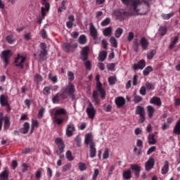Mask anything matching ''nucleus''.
I'll list each match as a JSON object with an SVG mask.
<instances>
[{
	"instance_id": "7",
	"label": "nucleus",
	"mask_w": 180,
	"mask_h": 180,
	"mask_svg": "<svg viewBox=\"0 0 180 180\" xmlns=\"http://www.w3.org/2000/svg\"><path fill=\"white\" fill-rule=\"evenodd\" d=\"M78 47V44L77 43H74V39H70V43H63L62 48L66 53H71L72 50L77 49Z\"/></svg>"
},
{
	"instance_id": "52",
	"label": "nucleus",
	"mask_w": 180,
	"mask_h": 180,
	"mask_svg": "<svg viewBox=\"0 0 180 180\" xmlns=\"http://www.w3.org/2000/svg\"><path fill=\"white\" fill-rule=\"evenodd\" d=\"M45 110H46V108L43 107L41 108V109L38 112V119H41V117H43V115L44 114Z\"/></svg>"
},
{
	"instance_id": "4",
	"label": "nucleus",
	"mask_w": 180,
	"mask_h": 180,
	"mask_svg": "<svg viewBox=\"0 0 180 180\" xmlns=\"http://www.w3.org/2000/svg\"><path fill=\"white\" fill-rule=\"evenodd\" d=\"M150 43L148 42V40L146 39V37L141 38L140 41H139L137 39H135L134 40V51H139V49L141 46L143 50H147L148 49V45Z\"/></svg>"
},
{
	"instance_id": "49",
	"label": "nucleus",
	"mask_w": 180,
	"mask_h": 180,
	"mask_svg": "<svg viewBox=\"0 0 180 180\" xmlns=\"http://www.w3.org/2000/svg\"><path fill=\"white\" fill-rule=\"evenodd\" d=\"M148 91H153L154 89V85L150 82H146V86Z\"/></svg>"
},
{
	"instance_id": "28",
	"label": "nucleus",
	"mask_w": 180,
	"mask_h": 180,
	"mask_svg": "<svg viewBox=\"0 0 180 180\" xmlns=\"http://www.w3.org/2000/svg\"><path fill=\"white\" fill-rule=\"evenodd\" d=\"M30 127V124L29 122H25L23 124L22 129H20V133H22V134H27L29 133V129Z\"/></svg>"
},
{
	"instance_id": "57",
	"label": "nucleus",
	"mask_w": 180,
	"mask_h": 180,
	"mask_svg": "<svg viewBox=\"0 0 180 180\" xmlns=\"http://www.w3.org/2000/svg\"><path fill=\"white\" fill-rule=\"evenodd\" d=\"M177 42H178V37H175L174 40L172 41V42H171V44L169 45V48L170 49H174V46H175Z\"/></svg>"
},
{
	"instance_id": "27",
	"label": "nucleus",
	"mask_w": 180,
	"mask_h": 180,
	"mask_svg": "<svg viewBox=\"0 0 180 180\" xmlns=\"http://www.w3.org/2000/svg\"><path fill=\"white\" fill-rule=\"evenodd\" d=\"M61 99L64 100L66 99V98H63V96L61 95V93L56 94L55 96L52 98L53 103H58Z\"/></svg>"
},
{
	"instance_id": "36",
	"label": "nucleus",
	"mask_w": 180,
	"mask_h": 180,
	"mask_svg": "<svg viewBox=\"0 0 180 180\" xmlns=\"http://www.w3.org/2000/svg\"><path fill=\"white\" fill-rule=\"evenodd\" d=\"M107 56L108 53H106V51H102L98 55V61H105V60H106Z\"/></svg>"
},
{
	"instance_id": "47",
	"label": "nucleus",
	"mask_w": 180,
	"mask_h": 180,
	"mask_svg": "<svg viewBox=\"0 0 180 180\" xmlns=\"http://www.w3.org/2000/svg\"><path fill=\"white\" fill-rule=\"evenodd\" d=\"M41 172H43V169L39 168L37 169V171L35 173V176L37 178V179H40L41 178Z\"/></svg>"
},
{
	"instance_id": "1",
	"label": "nucleus",
	"mask_w": 180,
	"mask_h": 180,
	"mask_svg": "<svg viewBox=\"0 0 180 180\" xmlns=\"http://www.w3.org/2000/svg\"><path fill=\"white\" fill-rule=\"evenodd\" d=\"M67 115V110L65 108H59L57 109L53 114V123H56L57 124H63L64 123V116Z\"/></svg>"
},
{
	"instance_id": "42",
	"label": "nucleus",
	"mask_w": 180,
	"mask_h": 180,
	"mask_svg": "<svg viewBox=\"0 0 180 180\" xmlns=\"http://www.w3.org/2000/svg\"><path fill=\"white\" fill-rule=\"evenodd\" d=\"M122 34H123V29L122 28H118L115 32V37H117V39H119V37H120V36H122Z\"/></svg>"
},
{
	"instance_id": "39",
	"label": "nucleus",
	"mask_w": 180,
	"mask_h": 180,
	"mask_svg": "<svg viewBox=\"0 0 180 180\" xmlns=\"http://www.w3.org/2000/svg\"><path fill=\"white\" fill-rule=\"evenodd\" d=\"M110 43L112 47H115V49L117 47V41L114 37L110 38Z\"/></svg>"
},
{
	"instance_id": "60",
	"label": "nucleus",
	"mask_w": 180,
	"mask_h": 180,
	"mask_svg": "<svg viewBox=\"0 0 180 180\" xmlns=\"http://www.w3.org/2000/svg\"><path fill=\"white\" fill-rule=\"evenodd\" d=\"M115 63H110L107 65V68L108 71H115Z\"/></svg>"
},
{
	"instance_id": "31",
	"label": "nucleus",
	"mask_w": 180,
	"mask_h": 180,
	"mask_svg": "<svg viewBox=\"0 0 180 180\" xmlns=\"http://www.w3.org/2000/svg\"><path fill=\"white\" fill-rule=\"evenodd\" d=\"M148 141L150 146H153L157 143V141L155 140V135L154 134H149L148 136Z\"/></svg>"
},
{
	"instance_id": "38",
	"label": "nucleus",
	"mask_w": 180,
	"mask_h": 180,
	"mask_svg": "<svg viewBox=\"0 0 180 180\" xmlns=\"http://www.w3.org/2000/svg\"><path fill=\"white\" fill-rule=\"evenodd\" d=\"M143 101V97L141 96H137L136 93L134 94V103H140Z\"/></svg>"
},
{
	"instance_id": "44",
	"label": "nucleus",
	"mask_w": 180,
	"mask_h": 180,
	"mask_svg": "<svg viewBox=\"0 0 180 180\" xmlns=\"http://www.w3.org/2000/svg\"><path fill=\"white\" fill-rule=\"evenodd\" d=\"M159 34L160 36H164L167 34V27H160L159 28Z\"/></svg>"
},
{
	"instance_id": "56",
	"label": "nucleus",
	"mask_w": 180,
	"mask_h": 180,
	"mask_svg": "<svg viewBox=\"0 0 180 180\" xmlns=\"http://www.w3.org/2000/svg\"><path fill=\"white\" fill-rule=\"evenodd\" d=\"M68 77L69 79V82H72V80L74 79V72H68Z\"/></svg>"
},
{
	"instance_id": "63",
	"label": "nucleus",
	"mask_w": 180,
	"mask_h": 180,
	"mask_svg": "<svg viewBox=\"0 0 180 180\" xmlns=\"http://www.w3.org/2000/svg\"><path fill=\"white\" fill-rule=\"evenodd\" d=\"M98 175H99V169H94V173L93 174V180H96V178H98Z\"/></svg>"
},
{
	"instance_id": "21",
	"label": "nucleus",
	"mask_w": 180,
	"mask_h": 180,
	"mask_svg": "<svg viewBox=\"0 0 180 180\" xmlns=\"http://www.w3.org/2000/svg\"><path fill=\"white\" fill-rule=\"evenodd\" d=\"M89 53V46H84L82 49V60L83 61H86L88 60V54Z\"/></svg>"
},
{
	"instance_id": "43",
	"label": "nucleus",
	"mask_w": 180,
	"mask_h": 180,
	"mask_svg": "<svg viewBox=\"0 0 180 180\" xmlns=\"http://www.w3.org/2000/svg\"><path fill=\"white\" fill-rule=\"evenodd\" d=\"M153 71V68L151 66H148L143 70V75L147 76Z\"/></svg>"
},
{
	"instance_id": "37",
	"label": "nucleus",
	"mask_w": 180,
	"mask_h": 180,
	"mask_svg": "<svg viewBox=\"0 0 180 180\" xmlns=\"http://www.w3.org/2000/svg\"><path fill=\"white\" fill-rule=\"evenodd\" d=\"M146 113V111L144 110L143 107H141V105H138L136 107V115H144Z\"/></svg>"
},
{
	"instance_id": "2",
	"label": "nucleus",
	"mask_w": 180,
	"mask_h": 180,
	"mask_svg": "<svg viewBox=\"0 0 180 180\" xmlns=\"http://www.w3.org/2000/svg\"><path fill=\"white\" fill-rule=\"evenodd\" d=\"M145 4L141 5V0H139V4L136 6V10H132L136 15H147L150 11V4L146 2L147 0H143Z\"/></svg>"
},
{
	"instance_id": "22",
	"label": "nucleus",
	"mask_w": 180,
	"mask_h": 180,
	"mask_svg": "<svg viewBox=\"0 0 180 180\" xmlns=\"http://www.w3.org/2000/svg\"><path fill=\"white\" fill-rule=\"evenodd\" d=\"M89 32L94 39H96V37H98V30L92 22L89 24Z\"/></svg>"
},
{
	"instance_id": "18",
	"label": "nucleus",
	"mask_w": 180,
	"mask_h": 180,
	"mask_svg": "<svg viewBox=\"0 0 180 180\" xmlns=\"http://www.w3.org/2000/svg\"><path fill=\"white\" fill-rule=\"evenodd\" d=\"M96 88L101 95V98H102V99H105V98H106V91H105V89L102 88V83H101V82H97Z\"/></svg>"
},
{
	"instance_id": "19",
	"label": "nucleus",
	"mask_w": 180,
	"mask_h": 180,
	"mask_svg": "<svg viewBox=\"0 0 180 180\" xmlns=\"http://www.w3.org/2000/svg\"><path fill=\"white\" fill-rule=\"evenodd\" d=\"M131 169L135 173V176L139 178L140 176V172L141 171V167L137 164H133L130 165Z\"/></svg>"
},
{
	"instance_id": "23",
	"label": "nucleus",
	"mask_w": 180,
	"mask_h": 180,
	"mask_svg": "<svg viewBox=\"0 0 180 180\" xmlns=\"http://www.w3.org/2000/svg\"><path fill=\"white\" fill-rule=\"evenodd\" d=\"M117 108H122V106H124L126 103V100L123 97H117L115 101Z\"/></svg>"
},
{
	"instance_id": "14",
	"label": "nucleus",
	"mask_w": 180,
	"mask_h": 180,
	"mask_svg": "<svg viewBox=\"0 0 180 180\" xmlns=\"http://www.w3.org/2000/svg\"><path fill=\"white\" fill-rule=\"evenodd\" d=\"M75 131V125L72 123H70L66 127V136L68 137H72Z\"/></svg>"
},
{
	"instance_id": "15",
	"label": "nucleus",
	"mask_w": 180,
	"mask_h": 180,
	"mask_svg": "<svg viewBox=\"0 0 180 180\" xmlns=\"http://www.w3.org/2000/svg\"><path fill=\"white\" fill-rule=\"evenodd\" d=\"M8 101H9V98H8V96H6V95L0 96V103L1 106H7L8 110H11V107H9Z\"/></svg>"
},
{
	"instance_id": "59",
	"label": "nucleus",
	"mask_w": 180,
	"mask_h": 180,
	"mask_svg": "<svg viewBox=\"0 0 180 180\" xmlns=\"http://www.w3.org/2000/svg\"><path fill=\"white\" fill-rule=\"evenodd\" d=\"M103 109H104L105 112H111V110H112V105H108V104H105L104 106H103Z\"/></svg>"
},
{
	"instance_id": "35",
	"label": "nucleus",
	"mask_w": 180,
	"mask_h": 180,
	"mask_svg": "<svg viewBox=\"0 0 180 180\" xmlns=\"http://www.w3.org/2000/svg\"><path fill=\"white\" fill-rule=\"evenodd\" d=\"M112 27H108L103 30V33L104 36L109 37L112 36Z\"/></svg>"
},
{
	"instance_id": "17",
	"label": "nucleus",
	"mask_w": 180,
	"mask_h": 180,
	"mask_svg": "<svg viewBox=\"0 0 180 180\" xmlns=\"http://www.w3.org/2000/svg\"><path fill=\"white\" fill-rule=\"evenodd\" d=\"M155 164V160H154V158H150L145 164L146 170L150 171V169H153V167H154Z\"/></svg>"
},
{
	"instance_id": "45",
	"label": "nucleus",
	"mask_w": 180,
	"mask_h": 180,
	"mask_svg": "<svg viewBox=\"0 0 180 180\" xmlns=\"http://www.w3.org/2000/svg\"><path fill=\"white\" fill-rule=\"evenodd\" d=\"M110 18H107L101 22V25L103 27H105V26H108V25H110Z\"/></svg>"
},
{
	"instance_id": "30",
	"label": "nucleus",
	"mask_w": 180,
	"mask_h": 180,
	"mask_svg": "<svg viewBox=\"0 0 180 180\" xmlns=\"http://www.w3.org/2000/svg\"><path fill=\"white\" fill-rule=\"evenodd\" d=\"M90 157L91 158H95L96 157V145H90Z\"/></svg>"
},
{
	"instance_id": "16",
	"label": "nucleus",
	"mask_w": 180,
	"mask_h": 180,
	"mask_svg": "<svg viewBox=\"0 0 180 180\" xmlns=\"http://www.w3.org/2000/svg\"><path fill=\"white\" fill-rule=\"evenodd\" d=\"M84 143L86 146L89 145H95V142H94V136L92 133H89L85 135Z\"/></svg>"
},
{
	"instance_id": "13",
	"label": "nucleus",
	"mask_w": 180,
	"mask_h": 180,
	"mask_svg": "<svg viewBox=\"0 0 180 180\" xmlns=\"http://www.w3.org/2000/svg\"><path fill=\"white\" fill-rule=\"evenodd\" d=\"M41 4L44 7L41 8V15L42 18H44V16H46V12L50 11V4L46 3V0H42Z\"/></svg>"
},
{
	"instance_id": "12",
	"label": "nucleus",
	"mask_w": 180,
	"mask_h": 180,
	"mask_svg": "<svg viewBox=\"0 0 180 180\" xmlns=\"http://www.w3.org/2000/svg\"><path fill=\"white\" fill-rule=\"evenodd\" d=\"M47 49V46H46L45 43H41V51L39 54V60H41L43 61V60H44V58H46V56H47V50L46 49Z\"/></svg>"
},
{
	"instance_id": "51",
	"label": "nucleus",
	"mask_w": 180,
	"mask_h": 180,
	"mask_svg": "<svg viewBox=\"0 0 180 180\" xmlns=\"http://www.w3.org/2000/svg\"><path fill=\"white\" fill-rule=\"evenodd\" d=\"M146 92H147V89L146 88V86H141L139 90L140 95H142L143 96H146Z\"/></svg>"
},
{
	"instance_id": "33",
	"label": "nucleus",
	"mask_w": 180,
	"mask_h": 180,
	"mask_svg": "<svg viewBox=\"0 0 180 180\" xmlns=\"http://www.w3.org/2000/svg\"><path fill=\"white\" fill-rule=\"evenodd\" d=\"M0 180H9V173H8V170H4L0 174Z\"/></svg>"
},
{
	"instance_id": "8",
	"label": "nucleus",
	"mask_w": 180,
	"mask_h": 180,
	"mask_svg": "<svg viewBox=\"0 0 180 180\" xmlns=\"http://www.w3.org/2000/svg\"><path fill=\"white\" fill-rule=\"evenodd\" d=\"M124 5H126L129 8L130 12L131 11H136V8L140 4V0H121Z\"/></svg>"
},
{
	"instance_id": "62",
	"label": "nucleus",
	"mask_w": 180,
	"mask_h": 180,
	"mask_svg": "<svg viewBox=\"0 0 180 180\" xmlns=\"http://www.w3.org/2000/svg\"><path fill=\"white\" fill-rule=\"evenodd\" d=\"M103 158L104 160H108L109 158V149H105L103 154Z\"/></svg>"
},
{
	"instance_id": "26",
	"label": "nucleus",
	"mask_w": 180,
	"mask_h": 180,
	"mask_svg": "<svg viewBox=\"0 0 180 180\" xmlns=\"http://www.w3.org/2000/svg\"><path fill=\"white\" fill-rule=\"evenodd\" d=\"M147 112L149 119H153L154 113H155V108L153 105H148Z\"/></svg>"
},
{
	"instance_id": "41",
	"label": "nucleus",
	"mask_w": 180,
	"mask_h": 180,
	"mask_svg": "<svg viewBox=\"0 0 180 180\" xmlns=\"http://www.w3.org/2000/svg\"><path fill=\"white\" fill-rule=\"evenodd\" d=\"M116 76H111L108 77V83L110 85H115V84H116Z\"/></svg>"
},
{
	"instance_id": "53",
	"label": "nucleus",
	"mask_w": 180,
	"mask_h": 180,
	"mask_svg": "<svg viewBox=\"0 0 180 180\" xmlns=\"http://www.w3.org/2000/svg\"><path fill=\"white\" fill-rule=\"evenodd\" d=\"M6 41L9 44H13V41H15V39H13V35H8L6 37Z\"/></svg>"
},
{
	"instance_id": "6",
	"label": "nucleus",
	"mask_w": 180,
	"mask_h": 180,
	"mask_svg": "<svg viewBox=\"0 0 180 180\" xmlns=\"http://www.w3.org/2000/svg\"><path fill=\"white\" fill-rule=\"evenodd\" d=\"M112 15L113 18H115V19H118V20H123V19H126L127 16H129V13L124 11V10L119 9L114 10Z\"/></svg>"
},
{
	"instance_id": "54",
	"label": "nucleus",
	"mask_w": 180,
	"mask_h": 180,
	"mask_svg": "<svg viewBox=\"0 0 180 180\" xmlns=\"http://www.w3.org/2000/svg\"><path fill=\"white\" fill-rule=\"evenodd\" d=\"M78 167L80 171H85V169H86V165L85 163L79 162Z\"/></svg>"
},
{
	"instance_id": "48",
	"label": "nucleus",
	"mask_w": 180,
	"mask_h": 180,
	"mask_svg": "<svg viewBox=\"0 0 180 180\" xmlns=\"http://www.w3.org/2000/svg\"><path fill=\"white\" fill-rule=\"evenodd\" d=\"M34 79L37 82H41V81H43V77H41V75H39V74H36L34 76Z\"/></svg>"
},
{
	"instance_id": "25",
	"label": "nucleus",
	"mask_w": 180,
	"mask_h": 180,
	"mask_svg": "<svg viewBox=\"0 0 180 180\" xmlns=\"http://www.w3.org/2000/svg\"><path fill=\"white\" fill-rule=\"evenodd\" d=\"M150 103L153 105H155L156 106H161V105H162V103L161 102V99L157 96L153 97L150 100Z\"/></svg>"
},
{
	"instance_id": "46",
	"label": "nucleus",
	"mask_w": 180,
	"mask_h": 180,
	"mask_svg": "<svg viewBox=\"0 0 180 180\" xmlns=\"http://www.w3.org/2000/svg\"><path fill=\"white\" fill-rule=\"evenodd\" d=\"M155 53L156 52L155 50L150 51L147 53V58H148L149 60H151L152 58H153L154 56H155Z\"/></svg>"
},
{
	"instance_id": "20",
	"label": "nucleus",
	"mask_w": 180,
	"mask_h": 180,
	"mask_svg": "<svg viewBox=\"0 0 180 180\" xmlns=\"http://www.w3.org/2000/svg\"><path fill=\"white\" fill-rule=\"evenodd\" d=\"M144 67H146V60H144V59L141 60L138 63H134L133 65V68L135 71L137 70H143Z\"/></svg>"
},
{
	"instance_id": "5",
	"label": "nucleus",
	"mask_w": 180,
	"mask_h": 180,
	"mask_svg": "<svg viewBox=\"0 0 180 180\" xmlns=\"http://www.w3.org/2000/svg\"><path fill=\"white\" fill-rule=\"evenodd\" d=\"M55 143L57 145V149L56 150V153L57 155H59L60 158H63L64 157V155L61 154L64 153V149L65 148L64 142L63 141V139H61L60 138H57L55 140Z\"/></svg>"
},
{
	"instance_id": "32",
	"label": "nucleus",
	"mask_w": 180,
	"mask_h": 180,
	"mask_svg": "<svg viewBox=\"0 0 180 180\" xmlns=\"http://www.w3.org/2000/svg\"><path fill=\"white\" fill-rule=\"evenodd\" d=\"M124 179L129 180L131 178V171L130 169L124 170L122 173Z\"/></svg>"
},
{
	"instance_id": "29",
	"label": "nucleus",
	"mask_w": 180,
	"mask_h": 180,
	"mask_svg": "<svg viewBox=\"0 0 180 180\" xmlns=\"http://www.w3.org/2000/svg\"><path fill=\"white\" fill-rule=\"evenodd\" d=\"M11 127V119L8 116L4 117V130H8Z\"/></svg>"
},
{
	"instance_id": "50",
	"label": "nucleus",
	"mask_w": 180,
	"mask_h": 180,
	"mask_svg": "<svg viewBox=\"0 0 180 180\" xmlns=\"http://www.w3.org/2000/svg\"><path fill=\"white\" fill-rule=\"evenodd\" d=\"M66 158L69 160V161H72V160H74V158L72 157V153H71V151L68 150L66 152Z\"/></svg>"
},
{
	"instance_id": "24",
	"label": "nucleus",
	"mask_w": 180,
	"mask_h": 180,
	"mask_svg": "<svg viewBox=\"0 0 180 180\" xmlns=\"http://www.w3.org/2000/svg\"><path fill=\"white\" fill-rule=\"evenodd\" d=\"M169 170V162L168 160H165L163 167L161 169V174L162 175H165L168 174V171Z\"/></svg>"
},
{
	"instance_id": "34",
	"label": "nucleus",
	"mask_w": 180,
	"mask_h": 180,
	"mask_svg": "<svg viewBox=\"0 0 180 180\" xmlns=\"http://www.w3.org/2000/svg\"><path fill=\"white\" fill-rule=\"evenodd\" d=\"M34 127H39V121L37 120H32L31 130L30 134H32L33 131H34Z\"/></svg>"
},
{
	"instance_id": "10",
	"label": "nucleus",
	"mask_w": 180,
	"mask_h": 180,
	"mask_svg": "<svg viewBox=\"0 0 180 180\" xmlns=\"http://www.w3.org/2000/svg\"><path fill=\"white\" fill-rule=\"evenodd\" d=\"M26 61V56H20L18 54V56L15 59V67H20V68L23 69L25 67V62Z\"/></svg>"
},
{
	"instance_id": "58",
	"label": "nucleus",
	"mask_w": 180,
	"mask_h": 180,
	"mask_svg": "<svg viewBox=\"0 0 180 180\" xmlns=\"http://www.w3.org/2000/svg\"><path fill=\"white\" fill-rule=\"evenodd\" d=\"M162 16L163 19L167 20L168 19H170V18H172V16H174V13H170L169 14H163Z\"/></svg>"
},
{
	"instance_id": "61",
	"label": "nucleus",
	"mask_w": 180,
	"mask_h": 180,
	"mask_svg": "<svg viewBox=\"0 0 180 180\" xmlns=\"http://www.w3.org/2000/svg\"><path fill=\"white\" fill-rule=\"evenodd\" d=\"M155 150H157V148L155 146H152V147L149 148V149L147 151L148 155H150V154H153V153H154V151H155Z\"/></svg>"
},
{
	"instance_id": "3",
	"label": "nucleus",
	"mask_w": 180,
	"mask_h": 180,
	"mask_svg": "<svg viewBox=\"0 0 180 180\" xmlns=\"http://www.w3.org/2000/svg\"><path fill=\"white\" fill-rule=\"evenodd\" d=\"M62 98H68L72 96L74 98V94H75V86L71 82H69L65 86H64L61 91Z\"/></svg>"
},
{
	"instance_id": "9",
	"label": "nucleus",
	"mask_w": 180,
	"mask_h": 180,
	"mask_svg": "<svg viewBox=\"0 0 180 180\" xmlns=\"http://www.w3.org/2000/svg\"><path fill=\"white\" fill-rule=\"evenodd\" d=\"M86 112L89 119H91V120L95 119V116H96V110L95 109V107H94V105H92V103H89V106L86 108Z\"/></svg>"
},
{
	"instance_id": "40",
	"label": "nucleus",
	"mask_w": 180,
	"mask_h": 180,
	"mask_svg": "<svg viewBox=\"0 0 180 180\" xmlns=\"http://www.w3.org/2000/svg\"><path fill=\"white\" fill-rule=\"evenodd\" d=\"M78 41L80 44H86V36L81 35L79 37Z\"/></svg>"
},
{
	"instance_id": "11",
	"label": "nucleus",
	"mask_w": 180,
	"mask_h": 180,
	"mask_svg": "<svg viewBox=\"0 0 180 180\" xmlns=\"http://www.w3.org/2000/svg\"><path fill=\"white\" fill-rule=\"evenodd\" d=\"M11 56H12L11 50H5L1 52V58L5 63V68H6L8 66V64H9L8 60Z\"/></svg>"
},
{
	"instance_id": "55",
	"label": "nucleus",
	"mask_w": 180,
	"mask_h": 180,
	"mask_svg": "<svg viewBox=\"0 0 180 180\" xmlns=\"http://www.w3.org/2000/svg\"><path fill=\"white\" fill-rule=\"evenodd\" d=\"M71 169V165L68 164L63 167L62 172H67Z\"/></svg>"
},
{
	"instance_id": "64",
	"label": "nucleus",
	"mask_w": 180,
	"mask_h": 180,
	"mask_svg": "<svg viewBox=\"0 0 180 180\" xmlns=\"http://www.w3.org/2000/svg\"><path fill=\"white\" fill-rule=\"evenodd\" d=\"M44 95H49L50 94V87L46 86L43 91Z\"/></svg>"
}]
</instances>
